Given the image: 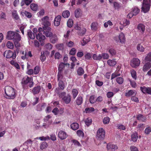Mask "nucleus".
<instances>
[{
    "label": "nucleus",
    "instance_id": "1",
    "mask_svg": "<svg viewBox=\"0 0 151 151\" xmlns=\"http://www.w3.org/2000/svg\"><path fill=\"white\" fill-rule=\"evenodd\" d=\"M6 96V98L10 99H13L15 97L14 89L11 86H6L4 88Z\"/></svg>",
    "mask_w": 151,
    "mask_h": 151
},
{
    "label": "nucleus",
    "instance_id": "2",
    "mask_svg": "<svg viewBox=\"0 0 151 151\" xmlns=\"http://www.w3.org/2000/svg\"><path fill=\"white\" fill-rule=\"evenodd\" d=\"M19 52V50L17 48L14 50L13 52L10 50H6L4 53V55L6 58H12V59H14L16 57V54H18Z\"/></svg>",
    "mask_w": 151,
    "mask_h": 151
},
{
    "label": "nucleus",
    "instance_id": "3",
    "mask_svg": "<svg viewBox=\"0 0 151 151\" xmlns=\"http://www.w3.org/2000/svg\"><path fill=\"white\" fill-rule=\"evenodd\" d=\"M151 5V0H143L141 7L142 12L146 13L150 10Z\"/></svg>",
    "mask_w": 151,
    "mask_h": 151
},
{
    "label": "nucleus",
    "instance_id": "4",
    "mask_svg": "<svg viewBox=\"0 0 151 151\" xmlns=\"http://www.w3.org/2000/svg\"><path fill=\"white\" fill-rule=\"evenodd\" d=\"M41 20L42 21V24L43 25L44 29H47L50 30L51 28L49 27L50 24L49 22V17L47 16H45L42 18Z\"/></svg>",
    "mask_w": 151,
    "mask_h": 151
},
{
    "label": "nucleus",
    "instance_id": "5",
    "mask_svg": "<svg viewBox=\"0 0 151 151\" xmlns=\"http://www.w3.org/2000/svg\"><path fill=\"white\" fill-rule=\"evenodd\" d=\"M22 83L24 85L27 84L30 88L32 87L33 85V82L32 80L28 76L24 77L22 80Z\"/></svg>",
    "mask_w": 151,
    "mask_h": 151
},
{
    "label": "nucleus",
    "instance_id": "6",
    "mask_svg": "<svg viewBox=\"0 0 151 151\" xmlns=\"http://www.w3.org/2000/svg\"><path fill=\"white\" fill-rule=\"evenodd\" d=\"M23 55L21 56V58L23 60L27 59L29 57H32V55L31 53V52L28 51L26 49L25 51H21L20 52Z\"/></svg>",
    "mask_w": 151,
    "mask_h": 151
},
{
    "label": "nucleus",
    "instance_id": "7",
    "mask_svg": "<svg viewBox=\"0 0 151 151\" xmlns=\"http://www.w3.org/2000/svg\"><path fill=\"white\" fill-rule=\"evenodd\" d=\"M97 137L99 140L103 139L105 137V132L102 128H100L97 131Z\"/></svg>",
    "mask_w": 151,
    "mask_h": 151
},
{
    "label": "nucleus",
    "instance_id": "8",
    "mask_svg": "<svg viewBox=\"0 0 151 151\" xmlns=\"http://www.w3.org/2000/svg\"><path fill=\"white\" fill-rule=\"evenodd\" d=\"M140 62L138 59L134 58L131 61L130 65L133 68H136L139 65Z\"/></svg>",
    "mask_w": 151,
    "mask_h": 151
},
{
    "label": "nucleus",
    "instance_id": "9",
    "mask_svg": "<svg viewBox=\"0 0 151 151\" xmlns=\"http://www.w3.org/2000/svg\"><path fill=\"white\" fill-rule=\"evenodd\" d=\"M21 39L20 35L18 33H17L14 36L12 40L14 42L15 46H18L19 45L18 42Z\"/></svg>",
    "mask_w": 151,
    "mask_h": 151
},
{
    "label": "nucleus",
    "instance_id": "10",
    "mask_svg": "<svg viewBox=\"0 0 151 151\" xmlns=\"http://www.w3.org/2000/svg\"><path fill=\"white\" fill-rule=\"evenodd\" d=\"M58 137L61 140L65 139L68 137L66 133L63 130H60L58 133Z\"/></svg>",
    "mask_w": 151,
    "mask_h": 151
},
{
    "label": "nucleus",
    "instance_id": "11",
    "mask_svg": "<svg viewBox=\"0 0 151 151\" xmlns=\"http://www.w3.org/2000/svg\"><path fill=\"white\" fill-rule=\"evenodd\" d=\"M17 33L11 31L8 32L6 34V38L9 40H12L14 36Z\"/></svg>",
    "mask_w": 151,
    "mask_h": 151
},
{
    "label": "nucleus",
    "instance_id": "12",
    "mask_svg": "<svg viewBox=\"0 0 151 151\" xmlns=\"http://www.w3.org/2000/svg\"><path fill=\"white\" fill-rule=\"evenodd\" d=\"M140 90L144 93H147L151 95V87L147 88L145 86L141 87Z\"/></svg>",
    "mask_w": 151,
    "mask_h": 151
},
{
    "label": "nucleus",
    "instance_id": "13",
    "mask_svg": "<svg viewBox=\"0 0 151 151\" xmlns=\"http://www.w3.org/2000/svg\"><path fill=\"white\" fill-rule=\"evenodd\" d=\"M61 19V16L60 15L57 16L54 20V24L55 26H59L60 23Z\"/></svg>",
    "mask_w": 151,
    "mask_h": 151
},
{
    "label": "nucleus",
    "instance_id": "14",
    "mask_svg": "<svg viewBox=\"0 0 151 151\" xmlns=\"http://www.w3.org/2000/svg\"><path fill=\"white\" fill-rule=\"evenodd\" d=\"M107 149L111 151H114L118 149L117 146L115 145L109 144L107 146Z\"/></svg>",
    "mask_w": 151,
    "mask_h": 151
},
{
    "label": "nucleus",
    "instance_id": "15",
    "mask_svg": "<svg viewBox=\"0 0 151 151\" xmlns=\"http://www.w3.org/2000/svg\"><path fill=\"white\" fill-rule=\"evenodd\" d=\"M46 106L45 103L39 104L37 106L36 110L37 111H41L45 109Z\"/></svg>",
    "mask_w": 151,
    "mask_h": 151
},
{
    "label": "nucleus",
    "instance_id": "16",
    "mask_svg": "<svg viewBox=\"0 0 151 151\" xmlns=\"http://www.w3.org/2000/svg\"><path fill=\"white\" fill-rule=\"evenodd\" d=\"M137 94V92L135 90H130L125 94V96L127 97L131 96H135Z\"/></svg>",
    "mask_w": 151,
    "mask_h": 151
},
{
    "label": "nucleus",
    "instance_id": "17",
    "mask_svg": "<svg viewBox=\"0 0 151 151\" xmlns=\"http://www.w3.org/2000/svg\"><path fill=\"white\" fill-rule=\"evenodd\" d=\"M151 68V63L150 62L146 63L143 66L142 70L144 72L147 71Z\"/></svg>",
    "mask_w": 151,
    "mask_h": 151
},
{
    "label": "nucleus",
    "instance_id": "18",
    "mask_svg": "<svg viewBox=\"0 0 151 151\" xmlns=\"http://www.w3.org/2000/svg\"><path fill=\"white\" fill-rule=\"evenodd\" d=\"M41 90V87L40 86H37L33 88L32 92L34 95L39 93Z\"/></svg>",
    "mask_w": 151,
    "mask_h": 151
},
{
    "label": "nucleus",
    "instance_id": "19",
    "mask_svg": "<svg viewBox=\"0 0 151 151\" xmlns=\"http://www.w3.org/2000/svg\"><path fill=\"white\" fill-rule=\"evenodd\" d=\"M71 96L70 94H68L64 97L62 100L65 102L66 104H68L70 103L71 101Z\"/></svg>",
    "mask_w": 151,
    "mask_h": 151
},
{
    "label": "nucleus",
    "instance_id": "20",
    "mask_svg": "<svg viewBox=\"0 0 151 151\" xmlns=\"http://www.w3.org/2000/svg\"><path fill=\"white\" fill-rule=\"evenodd\" d=\"M37 39L41 42L44 40L45 39V36L42 35V34H37L36 35Z\"/></svg>",
    "mask_w": 151,
    "mask_h": 151
},
{
    "label": "nucleus",
    "instance_id": "21",
    "mask_svg": "<svg viewBox=\"0 0 151 151\" xmlns=\"http://www.w3.org/2000/svg\"><path fill=\"white\" fill-rule=\"evenodd\" d=\"M82 14L81 9L80 8L77 9L75 12V16L76 18L81 17Z\"/></svg>",
    "mask_w": 151,
    "mask_h": 151
},
{
    "label": "nucleus",
    "instance_id": "22",
    "mask_svg": "<svg viewBox=\"0 0 151 151\" xmlns=\"http://www.w3.org/2000/svg\"><path fill=\"white\" fill-rule=\"evenodd\" d=\"M76 102L78 105L81 104L83 102V99L81 96H78L76 100Z\"/></svg>",
    "mask_w": 151,
    "mask_h": 151
},
{
    "label": "nucleus",
    "instance_id": "23",
    "mask_svg": "<svg viewBox=\"0 0 151 151\" xmlns=\"http://www.w3.org/2000/svg\"><path fill=\"white\" fill-rule=\"evenodd\" d=\"M119 39L121 43H123L125 41V37L124 34L122 32L119 35Z\"/></svg>",
    "mask_w": 151,
    "mask_h": 151
},
{
    "label": "nucleus",
    "instance_id": "24",
    "mask_svg": "<svg viewBox=\"0 0 151 151\" xmlns=\"http://www.w3.org/2000/svg\"><path fill=\"white\" fill-rule=\"evenodd\" d=\"M50 30L47 29H44L43 34H45V36L47 37H51L52 35V33L50 31Z\"/></svg>",
    "mask_w": 151,
    "mask_h": 151
},
{
    "label": "nucleus",
    "instance_id": "25",
    "mask_svg": "<svg viewBox=\"0 0 151 151\" xmlns=\"http://www.w3.org/2000/svg\"><path fill=\"white\" fill-rule=\"evenodd\" d=\"M71 128L74 130H76L78 129L79 125L77 123H74L70 125Z\"/></svg>",
    "mask_w": 151,
    "mask_h": 151
},
{
    "label": "nucleus",
    "instance_id": "26",
    "mask_svg": "<svg viewBox=\"0 0 151 151\" xmlns=\"http://www.w3.org/2000/svg\"><path fill=\"white\" fill-rule=\"evenodd\" d=\"M138 30L142 32H143L145 30V26L142 24H139L137 26Z\"/></svg>",
    "mask_w": 151,
    "mask_h": 151
},
{
    "label": "nucleus",
    "instance_id": "27",
    "mask_svg": "<svg viewBox=\"0 0 151 151\" xmlns=\"http://www.w3.org/2000/svg\"><path fill=\"white\" fill-rule=\"evenodd\" d=\"M93 58L94 60H100L101 59V54H93Z\"/></svg>",
    "mask_w": 151,
    "mask_h": 151
},
{
    "label": "nucleus",
    "instance_id": "28",
    "mask_svg": "<svg viewBox=\"0 0 151 151\" xmlns=\"http://www.w3.org/2000/svg\"><path fill=\"white\" fill-rule=\"evenodd\" d=\"M51 37H52L50 39V42L52 43H55L58 40L56 35H52Z\"/></svg>",
    "mask_w": 151,
    "mask_h": 151
},
{
    "label": "nucleus",
    "instance_id": "29",
    "mask_svg": "<svg viewBox=\"0 0 151 151\" xmlns=\"http://www.w3.org/2000/svg\"><path fill=\"white\" fill-rule=\"evenodd\" d=\"M27 35L28 37L31 39H34L35 38V34L33 33L30 30H28Z\"/></svg>",
    "mask_w": 151,
    "mask_h": 151
},
{
    "label": "nucleus",
    "instance_id": "30",
    "mask_svg": "<svg viewBox=\"0 0 151 151\" xmlns=\"http://www.w3.org/2000/svg\"><path fill=\"white\" fill-rule=\"evenodd\" d=\"M115 9L119 10L121 7L122 4L120 3L116 2H114L113 3Z\"/></svg>",
    "mask_w": 151,
    "mask_h": 151
},
{
    "label": "nucleus",
    "instance_id": "31",
    "mask_svg": "<svg viewBox=\"0 0 151 151\" xmlns=\"http://www.w3.org/2000/svg\"><path fill=\"white\" fill-rule=\"evenodd\" d=\"M70 15V13L68 10H66L63 12L62 13V16L65 18L68 17Z\"/></svg>",
    "mask_w": 151,
    "mask_h": 151
},
{
    "label": "nucleus",
    "instance_id": "32",
    "mask_svg": "<svg viewBox=\"0 0 151 151\" xmlns=\"http://www.w3.org/2000/svg\"><path fill=\"white\" fill-rule=\"evenodd\" d=\"M131 137L132 139L133 142H135L137 141L138 138L137 134L136 132L132 133L131 135Z\"/></svg>",
    "mask_w": 151,
    "mask_h": 151
},
{
    "label": "nucleus",
    "instance_id": "33",
    "mask_svg": "<svg viewBox=\"0 0 151 151\" xmlns=\"http://www.w3.org/2000/svg\"><path fill=\"white\" fill-rule=\"evenodd\" d=\"M78 94V91L77 89H73L72 91V94L73 98L74 99L76 97Z\"/></svg>",
    "mask_w": 151,
    "mask_h": 151
},
{
    "label": "nucleus",
    "instance_id": "34",
    "mask_svg": "<svg viewBox=\"0 0 151 151\" xmlns=\"http://www.w3.org/2000/svg\"><path fill=\"white\" fill-rule=\"evenodd\" d=\"M107 63L111 66H114L116 63V62L114 60H109L107 61Z\"/></svg>",
    "mask_w": 151,
    "mask_h": 151
},
{
    "label": "nucleus",
    "instance_id": "35",
    "mask_svg": "<svg viewBox=\"0 0 151 151\" xmlns=\"http://www.w3.org/2000/svg\"><path fill=\"white\" fill-rule=\"evenodd\" d=\"M133 13L134 16L137 15L139 12L140 10L137 7H134L132 9L131 11Z\"/></svg>",
    "mask_w": 151,
    "mask_h": 151
},
{
    "label": "nucleus",
    "instance_id": "36",
    "mask_svg": "<svg viewBox=\"0 0 151 151\" xmlns=\"http://www.w3.org/2000/svg\"><path fill=\"white\" fill-rule=\"evenodd\" d=\"M132 77L134 80H136L137 78V73L136 71L133 69L130 71Z\"/></svg>",
    "mask_w": 151,
    "mask_h": 151
},
{
    "label": "nucleus",
    "instance_id": "37",
    "mask_svg": "<svg viewBox=\"0 0 151 151\" xmlns=\"http://www.w3.org/2000/svg\"><path fill=\"white\" fill-rule=\"evenodd\" d=\"M6 46L8 48L12 49L14 47V45L12 42L9 41L6 44Z\"/></svg>",
    "mask_w": 151,
    "mask_h": 151
},
{
    "label": "nucleus",
    "instance_id": "38",
    "mask_svg": "<svg viewBox=\"0 0 151 151\" xmlns=\"http://www.w3.org/2000/svg\"><path fill=\"white\" fill-rule=\"evenodd\" d=\"M37 5L35 4L32 3L30 5V7L31 9L34 11H37Z\"/></svg>",
    "mask_w": 151,
    "mask_h": 151
},
{
    "label": "nucleus",
    "instance_id": "39",
    "mask_svg": "<svg viewBox=\"0 0 151 151\" xmlns=\"http://www.w3.org/2000/svg\"><path fill=\"white\" fill-rule=\"evenodd\" d=\"M109 52L113 56H115L116 54V50L113 48H110L109 50Z\"/></svg>",
    "mask_w": 151,
    "mask_h": 151
},
{
    "label": "nucleus",
    "instance_id": "40",
    "mask_svg": "<svg viewBox=\"0 0 151 151\" xmlns=\"http://www.w3.org/2000/svg\"><path fill=\"white\" fill-rule=\"evenodd\" d=\"M77 73L78 75L81 76L84 74V71L83 68L79 67L77 70Z\"/></svg>",
    "mask_w": 151,
    "mask_h": 151
},
{
    "label": "nucleus",
    "instance_id": "41",
    "mask_svg": "<svg viewBox=\"0 0 151 151\" xmlns=\"http://www.w3.org/2000/svg\"><path fill=\"white\" fill-rule=\"evenodd\" d=\"M52 123V121H49L47 123H43L42 127H43L45 129H47L48 128L50 125Z\"/></svg>",
    "mask_w": 151,
    "mask_h": 151
},
{
    "label": "nucleus",
    "instance_id": "42",
    "mask_svg": "<svg viewBox=\"0 0 151 151\" xmlns=\"http://www.w3.org/2000/svg\"><path fill=\"white\" fill-rule=\"evenodd\" d=\"M58 85L61 89L63 90L64 89L65 85L63 81L61 80H59Z\"/></svg>",
    "mask_w": 151,
    "mask_h": 151
},
{
    "label": "nucleus",
    "instance_id": "43",
    "mask_svg": "<svg viewBox=\"0 0 151 151\" xmlns=\"http://www.w3.org/2000/svg\"><path fill=\"white\" fill-rule=\"evenodd\" d=\"M66 65L64 63H60L58 67V71L62 72L63 69L65 67V65Z\"/></svg>",
    "mask_w": 151,
    "mask_h": 151
},
{
    "label": "nucleus",
    "instance_id": "44",
    "mask_svg": "<svg viewBox=\"0 0 151 151\" xmlns=\"http://www.w3.org/2000/svg\"><path fill=\"white\" fill-rule=\"evenodd\" d=\"M32 141L30 139H29L24 142V144L27 147H31L32 146Z\"/></svg>",
    "mask_w": 151,
    "mask_h": 151
},
{
    "label": "nucleus",
    "instance_id": "45",
    "mask_svg": "<svg viewBox=\"0 0 151 151\" xmlns=\"http://www.w3.org/2000/svg\"><path fill=\"white\" fill-rule=\"evenodd\" d=\"M97 23L94 22H93L91 25V27L92 30H96L97 29Z\"/></svg>",
    "mask_w": 151,
    "mask_h": 151
},
{
    "label": "nucleus",
    "instance_id": "46",
    "mask_svg": "<svg viewBox=\"0 0 151 151\" xmlns=\"http://www.w3.org/2000/svg\"><path fill=\"white\" fill-rule=\"evenodd\" d=\"M94 111V109L93 107H87L85 109V111L86 113H91Z\"/></svg>",
    "mask_w": 151,
    "mask_h": 151
},
{
    "label": "nucleus",
    "instance_id": "47",
    "mask_svg": "<svg viewBox=\"0 0 151 151\" xmlns=\"http://www.w3.org/2000/svg\"><path fill=\"white\" fill-rule=\"evenodd\" d=\"M85 123L87 126H89L92 123V120L91 118H88L85 121Z\"/></svg>",
    "mask_w": 151,
    "mask_h": 151
},
{
    "label": "nucleus",
    "instance_id": "48",
    "mask_svg": "<svg viewBox=\"0 0 151 151\" xmlns=\"http://www.w3.org/2000/svg\"><path fill=\"white\" fill-rule=\"evenodd\" d=\"M32 0H24V1H22L21 2V6H22L24 3L27 5H29L32 1Z\"/></svg>",
    "mask_w": 151,
    "mask_h": 151
},
{
    "label": "nucleus",
    "instance_id": "49",
    "mask_svg": "<svg viewBox=\"0 0 151 151\" xmlns=\"http://www.w3.org/2000/svg\"><path fill=\"white\" fill-rule=\"evenodd\" d=\"M47 147V144L45 142H44L42 143L40 146V148L42 150H43L46 148Z\"/></svg>",
    "mask_w": 151,
    "mask_h": 151
},
{
    "label": "nucleus",
    "instance_id": "50",
    "mask_svg": "<svg viewBox=\"0 0 151 151\" xmlns=\"http://www.w3.org/2000/svg\"><path fill=\"white\" fill-rule=\"evenodd\" d=\"M89 101L91 103L94 104L96 101L95 100V96L94 95H92L89 98Z\"/></svg>",
    "mask_w": 151,
    "mask_h": 151
},
{
    "label": "nucleus",
    "instance_id": "51",
    "mask_svg": "<svg viewBox=\"0 0 151 151\" xmlns=\"http://www.w3.org/2000/svg\"><path fill=\"white\" fill-rule=\"evenodd\" d=\"M101 59H108L109 58V55L108 54L106 53H103L101 54Z\"/></svg>",
    "mask_w": 151,
    "mask_h": 151
},
{
    "label": "nucleus",
    "instance_id": "52",
    "mask_svg": "<svg viewBox=\"0 0 151 151\" xmlns=\"http://www.w3.org/2000/svg\"><path fill=\"white\" fill-rule=\"evenodd\" d=\"M137 49L141 52H143L144 50V48L140 44H138L137 47Z\"/></svg>",
    "mask_w": 151,
    "mask_h": 151
},
{
    "label": "nucleus",
    "instance_id": "53",
    "mask_svg": "<svg viewBox=\"0 0 151 151\" xmlns=\"http://www.w3.org/2000/svg\"><path fill=\"white\" fill-rule=\"evenodd\" d=\"M12 16L16 20H18L19 19V16L16 11H13L12 12Z\"/></svg>",
    "mask_w": 151,
    "mask_h": 151
},
{
    "label": "nucleus",
    "instance_id": "54",
    "mask_svg": "<svg viewBox=\"0 0 151 151\" xmlns=\"http://www.w3.org/2000/svg\"><path fill=\"white\" fill-rule=\"evenodd\" d=\"M73 22L72 20L69 19L67 22V25L69 27H71L73 26Z\"/></svg>",
    "mask_w": 151,
    "mask_h": 151
},
{
    "label": "nucleus",
    "instance_id": "55",
    "mask_svg": "<svg viewBox=\"0 0 151 151\" xmlns=\"http://www.w3.org/2000/svg\"><path fill=\"white\" fill-rule=\"evenodd\" d=\"M124 81L123 79L121 77H118L116 79V81L119 84H122Z\"/></svg>",
    "mask_w": 151,
    "mask_h": 151
},
{
    "label": "nucleus",
    "instance_id": "56",
    "mask_svg": "<svg viewBox=\"0 0 151 151\" xmlns=\"http://www.w3.org/2000/svg\"><path fill=\"white\" fill-rule=\"evenodd\" d=\"M40 59L42 62H43L45 60L46 57L44 55V52H41V55L40 56Z\"/></svg>",
    "mask_w": 151,
    "mask_h": 151
},
{
    "label": "nucleus",
    "instance_id": "57",
    "mask_svg": "<svg viewBox=\"0 0 151 151\" xmlns=\"http://www.w3.org/2000/svg\"><path fill=\"white\" fill-rule=\"evenodd\" d=\"M145 60L147 61H151V52L149 53L145 58Z\"/></svg>",
    "mask_w": 151,
    "mask_h": 151
},
{
    "label": "nucleus",
    "instance_id": "58",
    "mask_svg": "<svg viewBox=\"0 0 151 151\" xmlns=\"http://www.w3.org/2000/svg\"><path fill=\"white\" fill-rule=\"evenodd\" d=\"M45 14V10L43 9H41L37 13V15L38 17L43 16Z\"/></svg>",
    "mask_w": 151,
    "mask_h": 151
},
{
    "label": "nucleus",
    "instance_id": "59",
    "mask_svg": "<svg viewBox=\"0 0 151 151\" xmlns=\"http://www.w3.org/2000/svg\"><path fill=\"white\" fill-rule=\"evenodd\" d=\"M86 32V29L85 28H83L78 33L80 35L82 36L84 35Z\"/></svg>",
    "mask_w": 151,
    "mask_h": 151
},
{
    "label": "nucleus",
    "instance_id": "60",
    "mask_svg": "<svg viewBox=\"0 0 151 151\" xmlns=\"http://www.w3.org/2000/svg\"><path fill=\"white\" fill-rule=\"evenodd\" d=\"M150 132H151V127H150L146 128L145 130V133L147 134H149Z\"/></svg>",
    "mask_w": 151,
    "mask_h": 151
},
{
    "label": "nucleus",
    "instance_id": "61",
    "mask_svg": "<svg viewBox=\"0 0 151 151\" xmlns=\"http://www.w3.org/2000/svg\"><path fill=\"white\" fill-rule=\"evenodd\" d=\"M110 119L108 117H105L103 120V122L104 124H108L109 122Z\"/></svg>",
    "mask_w": 151,
    "mask_h": 151
},
{
    "label": "nucleus",
    "instance_id": "62",
    "mask_svg": "<svg viewBox=\"0 0 151 151\" xmlns=\"http://www.w3.org/2000/svg\"><path fill=\"white\" fill-rule=\"evenodd\" d=\"M92 55L90 53H87L85 55V57L86 59L87 60H89L91 58Z\"/></svg>",
    "mask_w": 151,
    "mask_h": 151
},
{
    "label": "nucleus",
    "instance_id": "63",
    "mask_svg": "<svg viewBox=\"0 0 151 151\" xmlns=\"http://www.w3.org/2000/svg\"><path fill=\"white\" fill-rule=\"evenodd\" d=\"M66 45L68 47H72L73 46L74 43L73 42L70 41L67 43Z\"/></svg>",
    "mask_w": 151,
    "mask_h": 151
},
{
    "label": "nucleus",
    "instance_id": "64",
    "mask_svg": "<svg viewBox=\"0 0 151 151\" xmlns=\"http://www.w3.org/2000/svg\"><path fill=\"white\" fill-rule=\"evenodd\" d=\"M52 46L51 44L49 43H47L45 45V47L47 50H50L52 48Z\"/></svg>",
    "mask_w": 151,
    "mask_h": 151
}]
</instances>
